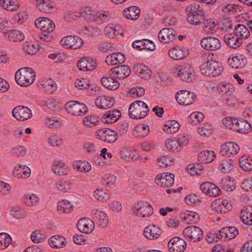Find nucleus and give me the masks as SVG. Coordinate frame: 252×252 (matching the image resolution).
<instances>
[{"instance_id":"nucleus-1","label":"nucleus","mask_w":252,"mask_h":252,"mask_svg":"<svg viewBox=\"0 0 252 252\" xmlns=\"http://www.w3.org/2000/svg\"><path fill=\"white\" fill-rule=\"evenodd\" d=\"M187 21L190 25L197 26L202 24L205 17L204 10L198 4L192 3L187 6L185 9Z\"/></svg>"},{"instance_id":"nucleus-2","label":"nucleus","mask_w":252,"mask_h":252,"mask_svg":"<svg viewBox=\"0 0 252 252\" xmlns=\"http://www.w3.org/2000/svg\"><path fill=\"white\" fill-rule=\"evenodd\" d=\"M142 105H145V102L141 100L134 101L130 105L128 115L131 118L136 120L140 119L148 115L150 110L149 107H146V111L145 112H142L139 106Z\"/></svg>"},{"instance_id":"nucleus-3","label":"nucleus","mask_w":252,"mask_h":252,"mask_svg":"<svg viewBox=\"0 0 252 252\" xmlns=\"http://www.w3.org/2000/svg\"><path fill=\"white\" fill-rule=\"evenodd\" d=\"M65 109L68 113L75 116L85 114L88 108L83 103L76 101H69L65 104Z\"/></svg>"},{"instance_id":"nucleus-4","label":"nucleus","mask_w":252,"mask_h":252,"mask_svg":"<svg viewBox=\"0 0 252 252\" xmlns=\"http://www.w3.org/2000/svg\"><path fill=\"white\" fill-rule=\"evenodd\" d=\"M61 44L65 48L77 49L84 44L82 38L78 36L69 35L63 38L60 41Z\"/></svg>"},{"instance_id":"nucleus-5","label":"nucleus","mask_w":252,"mask_h":252,"mask_svg":"<svg viewBox=\"0 0 252 252\" xmlns=\"http://www.w3.org/2000/svg\"><path fill=\"white\" fill-rule=\"evenodd\" d=\"M97 138L108 143L115 142L118 139L117 131L110 128H102L96 132Z\"/></svg>"},{"instance_id":"nucleus-6","label":"nucleus","mask_w":252,"mask_h":252,"mask_svg":"<svg viewBox=\"0 0 252 252\" xmlns=\"http://www.w3.org/2000/svg\"><path fill=\"white\" fill-rule=\"evenodd\" d=\"M175 98L180 105L187 106L192 103L196 99V96L193 92L182 90L177 93Z\"/></svg>"},{"instance_id":"nucleus-7","label":"nucleus","mask_w":252,"mask_h":252,"mask_svg":"<svg viewBox=\"0 0 252 252\" xmlns=\"http://www.w3.org/2000/svg\"><path fill=\"white\" fill-rule=\"evenodd\" d=\"M134 214L141 218L148 217L153 213L152 206L147 202H140L134 205Z\"/></svg>"},{"instance_id":"nucleus-8","label":"nucleus","mask_w":252,"mask_h":252,"mask_svg":"<svg viewBox=\"0 0 252 252\" xmlns=\"http://www.w3.org/2000/svg\"><path fill=\"white\" fill-rule=\"evenodd\" d=\"M183 234L193 242H198L203 237V231L196 226H189L183 230Z\"/></svg>"},{"instance_id":"nucleus-9","label":"nucleus","mask_w":252,"mask_h":252,"mask_svg":"<svg viewBox=\"0 0 252 252\" xmlns=\"http://www.w3.org/2000/svg\"><path fill=\"white\" fill-rule=\"evenodd\" d=\"M13 116L17 120L24 121L32 116L31 110L27 106L19 105L14 108L12 111Z\"/></svg>"},{"instance_id":"nucleus-10","label":"nucleus","mask_w":252,"mask_h":252,"mask_svg":"<svg viewBox=\"0 0 252 252\" xmlns=\"http://www.w3.org/2000/svg\"><path fill=\"white\" fill-rule=\"evenodd\" d=\"M92 218L94 221L101 228L106 227L108 224V218L103 211L96 209L91 211Z\"/></svg>"},{"instance_id":"nucleus-11","label":"nucleus","mask_w":252,"mask_h":252,"mask_svg":"<svg viewBox=\"0 0 252 252\" xmlns=\"http://www.w3.org/2000/svg\"><path fill=\"white\" fill-rule=\"evenodd\" d=\"M131 73V69L128 65H121L111 68L109 71L110 75L119 79L127 78Z\"/></svg>"},{"instance_id":"nucleus-12","label":"nucleus","mask_w":252,"mask_h":252,"mask_svg":"<svg viewBox=\"0 0 252 252\" xmlns=\"http://www.w3.org/2000/svg\"><path fill=\"white\" fill-rule=\"evenodd\" d=\"M34 24L43 32H52L55 28L54 22L48 18L40 17L35 20Z\"/></svg>"},{"instance_id":"nucleus-13","label":"nucleus","mask_w":252,"mask_h":252,"mask_svg":"<svg viewBox=\"0 0 252 252\" xmlns=\"http://www.w3.org/2000/svg\"><path fill=\"white\" fill-rule=\"evenodd\" d=\"M200 44L204 49L209 51L217 50L221 47L220 40L217 38L211 36H207L202 39Z\"/></svg>"},{"instance_id":"nucleus-14","label":"nucleus","mask_w":252,"mask_h":252,"mask_svg":"<svg viewBox=\"0 0 252 252\" xmlns=\"http://www.w3.org/2000/svg\"><path fill=\"white\" fill-rule=\"evenodd\" d=\"M239 150V146L237 144L234 142H227L221 145L220 152L221 156L233 157L238 154Z\"/></svg>"},{"instance_id":"nucleus-15","label":"nucleus","mask_w":252,"mask_h":252,"mask_svg":"<svg viewBox=\"0 0 252 252\" xmlns=\"http://www.w3.org/2000/svg\"><path fill=\"white\" fill-rule=\"evenodd\" d=\"M200 188L202 192L209 197H217L221 193V190L219 187L209 182L202 183Z\"/></svg>"},{"instance_id":"nucleus-16","label":"nucleus","mask_w":252,"mask_h":252,"mask_svg":"<svg viewBox=\"0 0 252 252\" xmlns=\"http://www.w3.org/2000/svg\"><path fill=\"white\" fill-rule=\"evenodd\" d=\"M186 246V241L178 237L172 238L168 244L170 252H184Z\"/></svg>"},{"instance_id":"nucleus-17","label":"nucleus","mask_w":252,"mask_h":252,"mask_svg":"<svg viewBox=\"0 0 252 252\" xmlns=\"http://www.w3.org/2000/svg\"><path fill=\"white\" fill-rule=\"evenodd\" d=\"M156 183L163 188L171 187L174 182V175L171 173H163L158 175L155 180Z\"/></svg>"},{"instance_id":"nucleus-18","label":"nucleus","mask_w":252,"mask_h":252,"mask_svg":"<svg viewBox=\"0 0 252 252\" xmlns=\"http://www.w3.org/2000/svg\"><path fill=\"white\" fill-rule=\"evenodd\" d=\"M77 227L82 233H91L94 228V221L89 218H82L78 220Z\"/></svg>"},{"instance_id":"nucleus-19","label":"nucleus","mask_w":252,"mask_h":252,"mask_svg":"<svg viewBox=\"0 0 252 252\" xmlns=\"http://www.w3.org/2000/svg\"><path fill=\"white\" fill-rule=\"evenodd\" d=\"M193 68L189 63L181 66L178 75L183 81L190 82L194 77Z\"/></svg>"},{"instance_id":"nucleus-20","label":"nucleus","mask_w":252,"mask_h":252,"mask_svg":"<svg viewBox=\"0 0 252 252\" xmlns=\"http://www.w3.org/2000/svg\"><path fill=\"white\" fill-rule=\"evenodd\" d=\"M114 103L113 98L105 95L98 96L95 101V104L100 109H109L113 106Z\"/></svg>"},{"instance_id":"nucleus-21","label":"nucleus","mask_w":252,"mask_h":252,"mask_svg":"<svg viewBox=\"0 0 252 252\" xmlns=\"http://www.w3.org/2000/svg\"><path fill=\"white\" fill-rule=\"evenodd\" d=\"M96 65V62L88 57L81 59L77 63L79 69L84 71L94 70Z\"/></svg>"},{"instance_id":"nucleus-22","label":"nucleus","mask_w":252,"mask_h":252,"mask_svg":"<svg viewBox=\"0 0 252 252\" xmlns=\"http://www.w3.org/2000/svg\"><path fill=\"white\" fill-rule=\"evenodd\" d=\"M223 39L227 45L233 49L239 47L243 42V40L236 36L235 33L225 34Z\"/></svg>"},{"instance_id":"nucleus-23","label":"nucleus","mask_w":252,"mask_h":252,"mask_svg":"<svg viewBox=\"0 0 252 252\" xmlns=\"http://www.w3.org/2000/svg\"><path fill=\"white\" fill-rule=\"evenodd\" d=\"M121 116V112L120 110H109L103 115L101 121L105 124H112L117 121Z\"/></svg>"},{"instance_id":"nucleus-24","label":"nucleus","mask_w":252,"mask_h":252,"mask_svg":"<svg viewBox=\"0 0 252 252\" xmlns=\"http://www.w3.org/2000/svg\"><path fill=\"white\" fill-rule=\"evenodd\" d=\"M182 140L178 137L168 139L166 140L165 145L167 149L172 152H178L183 149Z\"/></svg>"},{"instance_id":"nucleus-25","label":"nucleus","mask_w":252,"mask_h":252,"mask_svg":"<svg viewBox=\"0 0 252 252\" xmlns=\"http://www.w3.org/2000/svg\"><path fill=\"white\" fill-rule=\"evenodd\" d=\"M175 37V32L172 29L163 28L158 32L159 40L164 43H169L173 40Z\"/></svg>"},{"instance_id":"nucleus-26","label":"nucleus","mask_w":252,"mask_h":252,"mask_svg":"<svg viewBox=\"0 0 252 252\" xmlns=\"http://www.w3.org/2000/svg\"><path fill=\"white\" fill-rule=\"evenodd\" d=\"M188 55V51L179 46L174 47L168 51L169 57L175 60L184 59Z\"/></svg>"},{"instance_id":"nucleus-27","label":"nucleus","mask_w":252,"mask_h":252,"mask_svg":"<svg viewBox=\"0 0 252 252\" xmlns=\"http://www.w3.org/2000/svg\"><path fill=\"white\" fill-rule=\"evenodd\" d=\"M126 61V57L124 54L120 52L114 53L106 57L105 62L109 65H115L122 64Z\"/></svg>"},{"instance_id":"nucleus-28","label":"nucleus","mask_w":252,"mask_h":252,"mask_svg":"<svg viewBox=\"0 0 252 252\" xmlns=\"http://www.w3.org/2000/svg\"><path fill=\"white\" fill-rule=\"evenodd\" d=\"M133 69L136 74L141 78L149 79L151 78L152 71L148 66L144 64L134 65Z\"/></svg>"},{"instance_id":"nucleus-29","label":"nucleus","mask_w":252,"mask_h":252,"mask_svg":"<svg viewBox=\"0 0 252 252\" xmlns=\"http://www.w3.org/2000/svg\"><path fill=\"white\" fill-rule=\"evenodd\" d=\"M162 233V230L155 225L146 227L144 231L145 237L148 239L152 240L158 238Z\"/></svg>"},{"instance_id":"nucleus-30","label":"nucleus","mask_w":252,"mask_h":252,"mask_svg":"<svg viewBox=\"0 0 252 252\" xmlns=\"http://www.w3.org/2000/svg\"><path fill=\"white\" fill-rule=\"evenodd\" d=\"M234 127V131H237L240 133H248L252 130L251 124L245 120L238 119Z\"/></svg>"},{"instance_id":"nucleus-31","label":"nucleus","mask_w":252,"mask_h":252,"mask_svg":"<svg viewBox=\"0 0 252 252\" xmlns=\"http://www.w3.org/2000/svg\"><path fill=\"white\" fill-rule=\"evenodd\" d=\"M13 175L19 179H26L31 175V169L27 166L18 165L15 167Z\"/></svg>"},{"instance_id":"nucleus-32","label":"nucleus","mask_w":252,"mask_h":252,"mask_svg":"<svg viewBox=\"0 0 252 252\" xmlns=\"http://www.w3.org/2000/svg\"><path fill=\"white\" fill-rule=\"evenodd\" d=\"M214 208L217 212L225 213L231 209V204L228 200L219 199L214 203Z\"/></svg>"},{"instance_id":"nucleus-33","label":"nucleus","mask_w":252,"mask_h":252,"mask_svg":"<svg viewBox=\"0 0 252 252\" xmlns=\"http://www.w3.org/2000/svg\"><path fill=\"white\" fill-rule=\"evenodd\" d=\"M3 36L9 41L13 42H20L23 41L25 38L23 32L15 30L4 32Z\"/></svg>"},{"instance_id":"nucleus-34","label":"nucleus","mask_w":252,"mask_h":252,"mask_svg":"<svg viewBox=\"0 0 252 252\" xmlns=\"http://www.w3.org/2000/svg\"><path fill=\"white\" fill-rule=\"evenodd\" d=\"M102 85L110 90H116L120 86L117 78L112 77H103L101 79Z\"/></svg>"},{"instance_id":"nucleus-35","label":"nucleus","mask_w":252,"mask_h":252,"mask_svg":"<svg viewBox=\"0 0 252 252\" xmlns=\"http://www.w3.org/2000/svg\"><path fill=\"white\" fill-rule=\"evenodd\" d=\"M50 246L55 249H60L64 247L66 242L65 238L62 235L52 236L49 240Z\"/></svg>"},{"instance_id":"nucleus-36","label":"nucleus","mask_w":252,"mask_h":252,"mask_svg":"<svg viewBox=\"0 0 252 252\" xmlns=\"http://www.w3.org/2000/svg\"><path fill=\"white\" fill-rule=\"evenodd\" d=\"M181 219L187 223L195 224L197 223L200 219L199 215L193 212L187 211L181 214Z\"/></svg>"},{"instance_id":"nucleus-37","label":"nucleus","mask_w":252,"mask_h":252,"mask_svg":"<svg viewBox=\"0 0 252 252\" xmlns=\"http://www.w3.org/2000/svg\"><path fill=\"white\" fill-rule=\"evenodd\" d=\"M37 8L44 13H50L53 10V6L51 0H36Z\"/></svg>"},{"instance_id":"nucleus-38","label":"nucleus","mask_w":252,"mask_h":252,"mask_svg":"<svg viewBox=\"0 0 252 252\" xmlns=\"http://www.w3.org/2000/svg\"><path fill=\"white\" fill-rule=\"evenodd\" d=\"M240 219L244 224L252 225V206H248L241 211Z\"/></svg>"},{"instance_id":"nucleus-39","label":"nucleus","mask_w":252,"mask_h":252,"mask_svg":"<svg viewBox=\"0 0 252 252\" xmlns=\"http://www.w3.org/2000/svg\"><path fill=\"white\" fill-rule=\"evenodd\" d=\"M217 90L219 94L226 96L231 95L234 92L233 86L226 82H222L217 85Z\"/></svg>"},{"instance_id":"nucleus-40","label":"nucleus","mask_w":252,"mask_h":252,"mask_svg":"<svg viewBox=\"0 0 252 252\" xmlns=\"http://www.w3.org/2000/svg\"><path fill=\"white\" fill-rule=\"evenodd\" d=\"M140 10L135 6H130L125 9L124 12V15L127 19L136 20L139 17Z\"/></svg>"},{"instance_id":"nucleus-41","label":"nucleus","mask_w":252,"mask_h":252,"mask_svg":"<svg viewBox=\"0 0 252 252\" xmlns=\"http://www.w3.org/2000/svg\"><path fill=\"white\" fill-rule=\"evenodd\" d=\"M246 60L243 55H238L232 58L231 61H230V64L234 68H241L245 65Z\"/></svg>"},{"instance_id":"nucleus-42","label":"nucleus","mask_w":252,"mask_h":252,"mask_svg":"<svg viewBox=\"0 0 252 252\" xmlns=\"http://www.w3.org/2000/svg\"><path fill=\"white\" fill-rule=\"evenodd\" d=\"M215 157V153L212 151H203L198 155V160L201 163H208L212 162Z\"/></svg>"},{"instance_id":"nucleus-43","label":"nucleus","mask_w":252,"mask_h":252,"mask_svg":"<svg viewBox=\"0 0 252 252\" xmlns=\"http://www.w3.org/2000/svg\"><path fill=\"white\" fill-rule=\"evenodd\" d=\"M234 33L243 40V39H246L250 36V32L245 26L238 24L235 27Z\"/></svg>"},{"instance_id":"nucleus-44","label":"nucleus","mask_w":252,"mask_h":252,"mask_svg":"<svg viewBox=\"0 0 252 252\" xmlns=\"http://www.w3.org/2000/svg\"><path fill=\"white\" fill-rule=\"evenodd\" d=\"M180 127V125L178 122L171 120L165 123L163 130L167 133L172 134L176 132Z\"/></svg>"},{"instance_id":"nucleus-45","label":"nucleus","mask_w":252,"mask_h":252,"mask_svg":"<svg viewBox=\"0 0 252 252\" xmlns=\"http://www.w3.org/2000/svg\"><path fill=\"white\" fill-rule=\"evenodd\" d=\"M202 24H203V31L207 34H212L216 32V24L211 19H205L204 17Z\"/></svg>"},{"instance_id":"nucleus-46","label":"nucleus","mask_w":252,"mask_h":252,"mask_svg":"<svg viewBox=\"0 0 252 252\" xmlns=\"http://www.w3.org/2000/svg\"><path fill=\"white\" fill-rule=\"evenodd\" d=\"M73 166L74 169L80 172H88L91 170V164L85 160L74 162Z\"/></svg>"},{"instance_id":"nucleus-47","label":"nucleus","mask_w":252,"mask_h":252,"mask_svg":"<svg viewBox=\"0 0 252 252\" xmlns=\"http://www.w3.org/2000/svg\"><path fill=\"white\" fill-rule=\"evenodd\" d=\"M150 128L148 125L140 124L135 127L134 135L137 137H144L148 134Z\"/></svg>"},{"instance_id":"nucleus-48","label":"nucleus","mask_w":252,"mask_h":252,"mask_svg":"<svg viewBox=\"0 0 252 252\" xmlns=\"http://www.w3.org/2000/svg\"><path fill=\"white\" fill-rule=\"evenodd\" d=\"M73 205L71 202L67 200H62L59 202L57 205L58 211L63 213H69L72 211Z\"/></svg>"},{"instance_id":"nucleus-49","label":"nucleus","mask_w":252,"mask_h":252,"mask_svg":"<svg viewBox=\"0 0 252 252\" xmlns=\"http://www.w3.org/2000/svg\"><path fill=\"white\" fill-rule=\"evenodd\" d=\"M210 69H211V75L215 76L220 74L223 67L221 63L215 61H211L210 62Z\"/></svg>"},{"instance_id":"nucleus-50","label":"nucleus","mask_w":252,"mask_h":252,"mask_svg":"<svg viewBox=\"0 0 252 252\" xmlns=\"http://www.w3.org/2000/svg\"><path fill=\"white\" fill-rule=\"evenodd\" d=\"M54 173L59 175H64L67 174V170L64 167V163L62 161H55L52 166Z\"/></svg>"},{"instance_id":"nucleus-51","label":"nucleus","mask_w":252,"mask_h":252,"mask_svg":"<svg viewBox=\"0 0 252 252\" xmlns=\"http://www.w3.org/2000/svg\"><path fill=\"white\" fill-rule=\"evenodd\" d=\"M0 5L9 11L16 10L19 7L16 0H0Z\"/></svg>"},{"instance_id":"nucleus-52","label":"nucleus","mask_w":252,"mask_h":252,"mask_svg":"<svg viewBox=\"0 0 252 252\" xmlns=\"http://www.w3.org/2000/svg\"><path fill=\"white\" fill-rule=\"evenodd\" d=\"M83 122L87 127H94L99 123V118L96 115L87 116L84 118Z\"/></svg>"},{"instance_id":"nucleus-53","label":"nucleus","mask_w":252,"mask_h":252,"mask_svg":"<svg viewBox=\"0 0 252 252\" xmlns=\"http://www.w3.org/2000/svg\"><path fill=\"white\" fill-rule=\"evenodd\" d=\"M11 237L6 233H0V250L5 249L11 243Z\"/></svg>"},{"instance_id":"nucleus-54","label":"nucleus","mask_w":252,"mask_h":252,"mask_svg":"<svg viewBox=\"0 0 252 252\" xmlns=\"http://www.w3.org/2000/svg\"><path fill=\"white\" fill-rule=\"evenodd\" d=\"M240 166L246 171L252 170V158L246 156L242 157L240 160Z\"/></svg>"},{"instance_id":"nucleus-55","label":"nucleus","mask_w":252,"mask_h":252,"mask_svg":"<svg viewBox=\"0 0 252 252\" xmlns=\"http://www.w3.org/2000/svg\"><path fill=\"white\" fill-rule=\"evenodd\" d=\"M23 201L28 206H33L37 204L39 198L34 194H25L24 196Z\"/></svg>"},{"instance_id":"nucleus-56","label":"nucleus","mask_w":252,"mask_h":252,"mask_svg":"<svg viewBox=\"0 0 252 252\" xmlns=\"http://www.w3.org/2000/svg\"><path fill=\"white\" fill-rule=\"evenodd\" d=\"M94 198L99 201H106L110 198V194L107 192V190L102 189H96L94 192Z\"/></svg>"},{"instance_id":"nucleus-57","label":"nucleus","mask_w":252,"mask_h":252,"mask_svg":"<svg viewBox=\"0 0 252 252\" xmlns=\"http://www.w3.org/2000/svg\"><path fill=\"white\" fill-rule=\"evenodd\" d=\"M22 72H19V69L16 71L15 74L16 81L21 86H28L29 85V79L25 78V75L22 74Z\"/></svg>"},{"instance_id":"nucleus-58","label":"nucleus","mask_w":252,"mask_h":252,"mask_svg":"<svg viewBox=\"0 0 252 252\" xmlns=\"http://www.w3.org/2000/svg\"><path fill=\"white\" fill-rule=\"evenodd\" d=\"M234 164V162L232 159H224L220 165L221 171L224 173H229L233 168Z\"/></svg>"},{"instance_id":"nucleus-59","label":"nucleus","mask_w":252,"mask_h":252,"mask_svg":"<svg viewBox=\"0 0 252 252\" xmlns=\"http://www.w3.org/2000/svg\"><path fill=\"white\" fill-rule=\"evenodd\" d=\"M19 72H22V74L25 75V78L29 79V85L33 82L35 75L32 68L30 67H22L19 69Z\"/></svg>"},{"instance_id":"nucleus-60","label":"nucleus","mask_w":252,"mask_h":252,"mask_svg":"<svg viewBox=\"0 0 252 252\" xmlns=\"http://www.w3.org/2000/svg\"><path fill=\"white\" fill-rule=\"evenodd\" d=\"M42 86L48 94H52L57 88L56 83L51 79L47 80Z\"/></svg>"},{"instance_id":"nucleus-61","label":"nucleus","mask_w":252,"mask_h":252,"mask_svg":"<svg viewBox=\"0 0 252 252\" xmlns=\"http://www.w3.org/2000/svg\"><path fill=\"white\" fill-rule=\"evenodd\" d=\"M129 125L125 121L120 122L117 127L116 130L118 135H123L126 133L128 129Z\"/></svg>"},{"instance_id":"nucleus-62","label":"nucleus","mask_w":252,"mask_h":252,"mask_svg":"<svg viewBox=\"0 0 252 252\" xmlns=\"http://www.w3.org/2000/svg\"><path fill=\"white\" fill-rule=\"evenodd\" d=\"M23 50L29 55H33L38 51V48L34 44L26 42L23 45Z\"/></svg>"},{"instance_id":"nucleus-63","label":"nucleus","mask_w":252,"mask_h":252,"mask_svg":"<svg viewBox=\"0 0 252 252\" xmlns=\"http://www.w3.org/2000/svg\"><path fill=\"white\" fill-rule=\"evenodd\" d=\"M158 165L161 167H166L171 165L173 163V158L171 157L163 156L158 159Z\"/></svg>"},{"instance_id":"nucleus-64","label":"nucleus","mask_w":252,"mask_h":252,"mask_svg":"<svg viewBox=\"0 0 252 252\" xmlns=\"http://www.w3.org/2000/svg\"><path fill=\"white\" fill-rule=\"evenodd\" d=\"M27 153L25 148L23 146H17L11 150L12 155L14 157H24Z\"/></svg>"}]
</instances>
